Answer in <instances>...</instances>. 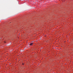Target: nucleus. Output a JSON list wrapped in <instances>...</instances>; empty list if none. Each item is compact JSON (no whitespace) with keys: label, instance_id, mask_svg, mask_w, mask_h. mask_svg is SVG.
Listing matches in <instances>:
<instances>
[{"label":"nucleus","instance_id":"39448f33","mask_svg":"<svg viewBox=\"0 0 73 73\" xmlns=\"http://www.w3.org/2000/svg\"><path fill=\"white\" fill-rule=\"evenodd\" d=\"M48 55H49V54H48Z\"/></svg>","mask_w":73,"mask_h":73},{"label":"nucleus","instance_id":"f03ea898","mask_svg":"<svg viewBox=\"0 0 73 73\" xmlns=\"http://www.w3.org/2000/svg\"><path fill=\"white\" fill-rule=\"evenodd\" d=\"M4 42V43H6V42H5V41Z\"/></svg>","mask_w":73,"mask_h":73},{"label":"nucleus","instance_id":"f257e3e1","mask_svg":"<svg viewBox=\"0 0 73 73\" xmlns=\"http://www.w3.org/2000/svg\"><path fill=\"white\" fill-rule=\"evenodd\" d=\"M29 45L31 46L33 45V43H31L30 44H29Z\"/></svg>","mask_w":73,"mask_h":73},{"label":"nucleus","instance_id":"7ed1b4c3","mask_svg":"<svg viewBox=\"0 0 73 73\" xmlns=\"http://www.w3.org/2000/svg\"><path fill=\"white\" fill-rule=\"evenodd\" d=\"M22 65H24V63H22Z\"/></svg>","mask_w":73,"mask_h":73},{"label":"nucleus","instance_id":"20e7f679","mask_svg":"<svg viewBox=\"0 0 73 73\" xmlns=\"http://www.w3.org/2000/svg\"><path fill=\"white\" fill-rule=\"evenodd\" d=\"M2 38H0V39H2Z\"/></svg>","mask_w":73,"mask_h":73}]
</instances>
